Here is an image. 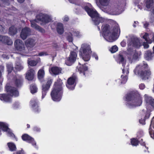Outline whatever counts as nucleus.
Returning <instances> with one entry per match:
<instances>
[{"label": "nucleus", "mask_w": 154, "mask_h": 154, "mask_svg": "<svg viewBox=\"0 0 154 154\" xmlns=\"http://www.w3.org/2000/svg\"><path fill=\"white\" fill-rule=\"evenodd\" d=\"M101 30L106 40L110 42L115 41L117 38V36L120 33V30L117 24L111 28L108 25H103Z\"/></svg>", "instance_id": "nucleus-1"}, {"label": "nucleus", "mask_w": 154, "mask_h": 154, "mask_svg": "<svg viewBox=\"0 0 154 154\" xmlns=\"http://www.w3.org/2000/svg\"><path fill=\"white\" fill-rule=\"evenodd\" d=\"M131 41L129 42V47L127 49V53L129 60L132 63L138 59L139 55L137 52L134 50L131 47L139 48L142 45V41L141 40L133 37L131 38Z\"/></svg>", "instance_id": "nucleus-2"}, {"label": "nucleus", "mask_w": 154, "mask_h": 154, "mask_svg": "<svg viewBox=\"0 0 154 154\" xmlns=\"http://www.w3.org/2000/svg\"><path fill=\"white\" fill-rule=\"evenodd\" d=\"M147 69V64L143 63L137 66L134 71L135 74H140L143 79L146 80L151 74L149 69L146 70Z\"/></svg>", "instance_id": "nucleus-3"}, {"label": "nucleus", "mask_w": 154, "mask_h": 154, "mask_svg": "<svg viewBox=\"0 0 154 154\" xmlns=\"http://www.w3.org/2000/svg\"><path fill=\"white\" fill-rule=\"evenodd\" d=\"M6 90L9 95L4 94H0V99L6 102H9L11 100V97H16L19 95L18 91L16 88L13 87H7Z\"/></svg>", "instance_id": "nucleus-4"}, {"label": "nucleus", "mask_w": 154, "mask_h": 154, "mask_svg": "<svg viewBox=\"0 0 154 154\" xmlns=\"http://www.w3.org/2000/svg\"><path fill=\"white\" fill-rule=\"evenodd\" d=\"M85 9L89 15L92 18L95 25H98L100 23H102L105 21V19L100 17L94 9L89 8L87 6L85 7Z\"/></svg>", "instance_id": "nucleus-5"}, {"label": "nucleus", "mask_w": 154, "mask_h": 154, "mask_svg": "<svg viewBox=\"0 0 154 154\" xmlns=\"http://www.w3.org/2000/svg\"><path fill=\"white\" fill-rule=\"evenodd\" d=\"M126 99L128 102V104L129 107L131 108L137 106H140L142 103V100L141 98H135V94L131 93L127 94Z\"/></svg>", "instance_id": "nucleus-6"}, {"label": "nucleus", "mask_w": 154, "mask_h": 154, "mask_svg": "<svg viewBox=\"0 0 154 154\" xmlns=\"http://www.w3.org/2000/svg\"><path fill=\"white\" fill-rule=\"evenodd\" d=\"M80 56L85 61H87L90 60V54L91 53V51L89 45L83 44L80 49Z\"/></svg>", "instance_id": "nucleus-7"}, {"label": "nucleus", "mask_w": 154, "mask_h": 154, "mask_svg": "<svg viewBox=\"0 0 154 154\" xmlns=\"http://www.w3.org/2000/svg\"><path fill=\"white\" fill-rule=\"evenodd\" d=\"M55 86L51 93V96L53 100L54 101H59L61 99L62 93L60 91L62 89L61 85H56V83H55Z\"/></svg>", "instance_id": "nucleus-8"}, {"label": "nucleus", "mask_w": 154, "mask_h": 154, "mask_svg": "<svg viewBox=\"0 0 154 154\" xmlns=\"http://www.w3.org/2000/svg\"><path fill=\"white\" fill-rule=\"evenodd\" d=\"M16 49L18 53L22 55H25L28 52L25 49L24 45L23 42L20 39H17L14 42Z\"/></svg>", "instance_id": "nucleus-9"}, {"label": "nucleus", "mask_w": 154, "mask_h": 154, "mask_svg": "<svg viewBox=\"0 0 154 154\" xmlns=\"http://www.w3.org/2000/svg\"><path fill=\"white\" fill-rule=\"evenodd\" d=\"M52 82V79L50 78L48 79L46 84H43L42 85V99L46 95V92L49 89L50 86Z\"/></svg>", "instance_id": "nucleus-10"}, {"label": "nucleus", "mask_w": 154, "mask_h": 154, "mask_svg": "<svg viewBox=\"0 0 154 154\" xmlns=\"http://www.w3.org/2000/svg\"><path fill=\"white\" fill-rule=\"evenodd\" d=\"M36 18L37 20L45 23H48L51 20V17L48 15L42 13L38 14Z\"/></svg>", "instance_id": "nucleus-11"}, {"label": "nucleus", "mask_w": 154, "mask_h": 154, "mask_svg": "<svg viewBox=\"0 0 154 154\" xmlns=\"http://www.w3.org/2000/svg\"><path fill=\"white\" fill-rule=\"evenodd\" d=\"M77 57V54L75 51H72L70 53L69 57L66 61V63L68 66H70L76 60Z\"/></svg>", "instance_id": "nucleus-12"}, {"label": "nucleus", "mask_w": 154, "mask_h": 154, "mask_svg": "<svg viewBox=\"0 0 154 154\" xmlns=\"http://www.w3.org/2000/svg\"><path fill=\"white\" fill-rule=\"evenodd\" d=\"M31 30L29 28L26 27L22 30L20 34L21 38L23 40L25 39L31 34Z\"/></svg>", "instance_id": "nucleus-13"}, {"label": "nucleus", "mask_w": 154, "mask_h": 154, "mask_svg": "<svg viewBox=\"0 0 154 154\" xmlns=\"http://www.w3.org/2000/svg\"><path fill=\"white\" fill-rule=\"evenodd\" d=\"M35 22H37L36 20H31V27L36 30H38L42 33H45V30L36 24Z\"/></svg>", "instance_id": "nucleus-14"}, {"label": "nucleus", "mask_w": 154, "mask_h": 154, "mask_svg": "<svg viewBox=\"0 0 154 154\" xmlns=\"http://www.w3.org/2000/svg\"><path fill=\"white\" fill-rule=\"evenodd\" d=\"M0 128L4 131H7L8 135L9 136L14 137V135L8 128L7 125L3 122H0Z\"/></svg>", "instance_id": "nucleus-15"}, {"label": "nucleus", "mask_w": 154, "mask_h": 154, "mask_svg": "<svg viewBox=\"0 0 154 154\" xmlns=\"http://www.w3.org/2000/svg\"><path fill=\"white\" fill-rule=\"evenodd\" d=\"M75 80V76L69 78L67 81L68 84L66 85L67 87L71 90L73 89L75 87L74 84Z\"/></svg>", "instance_id": "nucleus-16"}, {"label": "nucleus", "mask_w": 154, "mask_h": 154, "mask_svg": "<svg viewBox=\"0 0 154 154\" xmlns=\"http://www.w3.org/2000/svg\"><path fill=\"white\" fill-rule=\"evenodd\" d=\"M61 69L57 66H54L51 68L49 71L51 73L55 75H57L61 73Z\"/></svg>", "instance_id": "nucleus-17"}, {"label": "nucleus", "mask_w": 154, "mask_h": 154, "mask_svg": "<svg viewBox=\"0 0 154 154\" xmlns=\"http://www.w3.org/2000/svg\"><path fill=\"white\" fill-rule=\"evenodd\" d=\"M34 71L32 69L29 70L26 74V78L28 80H32L33 78Z\"/></svg>", "instance_id": "nucleus-18"}, {"label": "nucleus", "mask_w": 154, "mask_h": 154, "mask_svg": "<svg viewBox=\"0 0 154 154\" xmlns=\"http://www.w3.org/2000/svg\"><path fill=\"white\" fill-rule=\"evenodd\" d=\"M25 44L28 48H32L35 46V42L34 39L29 38L26 40Z\"/></svg>", "instance_id": "nucleus-19"}, {"label": "nucleus", "mask_w": 154, "mask_h": 154, "mask_svg": "<svg viewBox=\"0 0 154 154\" xmlns=\"http://www.w3.org/2000/svg\"><path fill=\"white\" fill-rule=\"evenodd\" d=\"M102 10L104 12L111 15H116L120 14L119 12L117 11V9L116 10L113 8L105 9L104 10L103 9H102Z\"/></svg>", "instance_id": "nucleus-20"}, {"label": "nucleus", "mask_w": 154, "mask_h": 154, "mask_svg": "<svg viewBox=\"0 0 154 154\" xmlns=\"http://www.w3.org/2000/svg\"><path fill=\"white\" fill-rule=\"evenodd\" d=\"M57 30L60 34H62L64 32L63 24L61 23H58L57 26Z\"/></svg>", "instance_id": "nucleus-21"}, {"label": "nucleus", "mask_w": 154, "mask_h": 154, "mask_svg": "<svg viewBox=\"0 0 154 154\" xmlns=\"http://www.w3.org/2000/svg\"><path fill=\"white\" fill-rule=\"evenodd\" d=\"M22 138L23 140H31V142L32 143V145H36V143L34 141V140L33 138H32L31 137L29 136L27 134H25L23 135L22 136Z\"/></svg>", "instance_id": "nucleus-22"}, {"label": "nucleus", "mask_w": 154, "mask_h": 154, "mask_svg": "<svg viewBox=\"0 0 154 154\" xmlns=\"http://www.w3.org/2000/svg\"><path fill=\"white\" fill-rule=\"evenodd\" d=\"M77 69L79 72L81 73H83L84 75H85V72L88 69V67L85 65H82L80 67H77Z\"/></svg>", "instance_id": "nucleus-23"}, {"label": "nucleus", "mask_w": 154, "mask_h": 154, "mask_svg": "<svg viewBox=\"0 0 154 154\" xmlns=\"http://www.w3.org/2000/svg\"><path fill=\"white\" fill-rule=\"evenodd\" d=\"M153 56V54L149 51H146L144 57L146 60H151Z\"/></svg>", "instance_id": "nucleus-24"}, {"label": "nucleus", "mask_w": 154, "mask_h": 154, "mask_svg": "<svg viewBox=\"0 0 154 154\" xmlns=\"http://www.w3.org/2000/svg\"><path fill=\"white\" fill-rule=\"evenodd\" d=\"M145 99L147 103L150 104L154 107V100L151 97H148L147 95H145Z\"/></svg>", "instance_id": "nucleus-25"}, {"label": "nucleus", "mask_w": 154, "mask_h": 154, "mask_svg": "<svg viewBox=\"0 0 154 154\" xmlns=\"http://www.w3.org/2000/svg\"><path fill=\"white\" fill-rule=\"evenodd\" d=\"M146 7L148 9L150 8L153 5V0H144Z\"/></svg>", "instance_id": "nucleus-26"}, {"label": "nucleus", "mask_w": 154, "mask_h": 154, "mask_svg": "<svg viewBox=\"0 0 154 154\" xmlns=\"http://www.w3.org/2000/svg\"><path fill=\"white\" fill-rule=\"evenodd\" d=\"M15 68L17 71H20L23 68V66L22 63L20 62H17L16 63Z\"/></svg>", "instance_id": "nucleus-27"}, {"label": "nucleus", "mask_w": 154, "mask_h": 154, "mask_svg": "<svg viewBox=\"0 0 154 154\" xmlns=\"http://www.w3.org/2000/svg\"><path fill=\"white\" fill-rule=\"evenodd\" d=\"M17 32V29L16 28L13 26L11 27L9 29V33L11 35L15 34Z\"/></svg>", "instance_id": "nucleus-28"}, {"label": "nucleus", "mask_w": 154, "mask_h": 154, "mask_svg": "<svg viewBox=\"0 0 154 154\" xmlns=\"http://www.w3.org/2000/svg\"><path fill=\"white\" fill-rule=\"evenodd\" d=\"M7 145L9 149V150L12 151H15L16 149L15 145L13 143H8Z\"/></svg>", "instance_id": "nucleus-29"}, {"label": "nucleus", "mask_w": 154, "mask_h": 154, "mask_svg": "<svg viewBox=\"0 0 154 154\" xmlns=\"http://www.w3.org/2000/svg\"><path fill=\"white\" fill-rule=\"evenodd\" d=\"M22 79L21 78H17L15 79V84L17 87L20 86L22 85Z\"/></svg>", "instance_id": "nucleus-30"}, {"label": "nucleus", "mask_w": 154, "mask_h": 154, "mask_svg": "<svg viewBox=\"0 0 154 154\" xmlns=\"http://www.w3.org/2000/svg\"><path fill=\"white\" fill-rule=\"evenodd\" d=\"M4 37H5V39H4V42L3 43H6L8 45H11L13 42L12 41L8 36H5Z\"/></svg>", "instance_id": "nucleus-31"}, {"label": "nucleus", "mask_w": 154, "mask_h": 154, "mask_svg": "<svg viewBox=\"0 0 154 154\" xmlns=\"http://www.w3.org/2000/svg\"><path fill=\"white\" fill-rule=\"evenodd\" d=\"M38 77L39 79H41L45 75V72L43 69H40L38 72Z\"/></svg>", "instance_id": "nucleus-32"}, {"label": "nucleus", "mask_w": 154, "mask_h": 154, "mask_svg": "<svg viewBox=\"0 0 154 154\" xmlns=\"http://www.w3.org/2000/svg\"><path fill=\"white\" fill-rule=\"evenodd\" d=\"M143 38L144 39L146 42H148V43L151 44L152 43V41L149 39L148 34L145 33L143 36Z\"/></svg>", "instance_id": "nucleus-33"}, {"label": "nucleus", "mask_w": 154, "mask_h": 154, "mask_svg": "<svg viewBox=\"0 0 154 154\" xmlns=\"http://www.w3.org/2000/svg\"><path fill=\"white\" fill-rule=\"evenodd\" d=\"M31 92L32 94H34L37 92V88L35 85H31L30 87Z\"/></svg>", "instance_id": "nucleus-34"}, {"label": "nucleus", "mask_w": 154, "mask_h": 154, "mask_svg": "<svg viewBox=\"0 0 154 154\" xmlns=\"http://www.w3.org/2000/svg\"><path fill=\"white\" fill-rule=\"evenodd\" d=\"M131 143L133 146H137L138 145V140L135 139H131Z\"/></svg>", "instance_id": "nucleus-35"}, {"label": "nucleus", "mask_w": 154, "mask_h": 154, "mask_svg": "<svg viewBox=\"0 0 154 154\" xmlns=\"http://www.w3.org/2000/svg\"><path fill=\"white\" fill-rule=\"evenodd\" d=\"M28 63L29 65L32 66H35L37 64V62L34 60H31L30 61H29V60H28Z\"/></svg>", "instance_id": "nucleus-36"}, {"label": "nucleus", "mask_w": 154, "mask_h": 154, "mask_svg": "<svg viewBox=\"0 0 154 154\" xmlns=\"http://www.w3.org/2000/svg\"><path fill=\"white\" fill-rule=\"evenodd\" d=\"M31 104L32 106L33 109H34L35 111L36 109L38 107V106L37 105V103L36 102V101H31Z\"/></svg>", "instance_id": "nucleus-37"}, {"label": "nucleus", "mask_w": 154, "mask_h": 154, "mask_svg": "<svg viewBox=\"0 0 154 154\" xmlns=\"http://www.w3.org/2000/svg\"><path fill=\"white\" fill-rule=\"evenodd\" d=\"M119 60L120 63H122L123 66H124V63L125 62V59L123 56L121 54L119 55Z\"/></svg>", "instance_id": "nucleus-38"}, {"label": "nucleus", "mask_w": 154, "mask_h": 154, "mask_svg": "<svg viewBox=\"0 0 154 154\" xmlns=\"http://www.w3.org/2000/svg\"><path fill=\"white\" fill-rule=\"evenodd\" d=\"M118 50V48L116 45L113 46L110 49V51L112 53H114Z\"/></svg>", "instance_id": "nucleus-39"}, {"label": "nucleus", "mask_w": 154, "mask_h": 154, "mask_svg": "<svg viewBox=\"0 0 154 154\" xmlns=\"http://www.w3.org/2000/svg\"><path fill=\"white\" fill-rule=\"evenodd\" d=\"M7 70L8 73L11 72L13 69L12 65L11 64H8L7 65Z\"/></svg>", "instance_id": "nucleus-40"}, {"label": "nucleus", "mask_w": 154, "mask_h": 154, "mask_svg": "<svg viewBox=\"0 0 154 154\" xmlns=\"http://www.w3.org/2000/svg\"><path fill=\"white\" fill-rule=\"evenodd\" d=\"M67 38L69 42H72L73 38L72 37V35L71 34H69L67 36Z\"/></svg>", "instance_id": "nucleus-41"}, {"label": "nucleus", "mask_w": 154, "mask_h": 154, "mask_svg": "<svg viewBox=\"0 0 154 154\" xmlns=\"http://www.w3.org/2000/svg\"><path fill=\"white\" fill-rule=\"evenodd\" d=\"M48 55V54L46 52H42L38 53V56H42Z\"/></svg>", "instance_id": "nucleus-42"}, {"label": "nucleus", "mask_w": 154, "mask_h": 154, "mask_svg": "<svg viewBox=\"0 0 154 154\" xmlns=\"http://www.w3.org/2000/svg\"><path fill=\"white\" fill-rule=\"evenodd\" d=\"M147 42H144L143 43V45L144 47V48H148L149 47V45L148 44Z\"/></svg>", "instance_id": "nucleus-43"}, {"label": "nucleus", "mask_w": 154, "mask_h": 154, "mask_svg": "<svg viewBox=\"0 0 154 154\" xmlns=\"http://www.w3.org/2000/svg\"><path fill=\"white\" fill-rule=\"evenodd\" d=\"M127 80V77L126 76H125L123 78V80L121 82L122 83H125Z\"/></svg>", "instance_id": "nucleus-44"}, {"label": "nucleus", "mask_w": 154, "mask_h": 154, "mask_svg": "<svg viewBox=\"0 0 154 154\" xmlns=\"http://www.w3.org/2000/svg\"><path fill=\"white\" fill-rule=\"evenodd\" d=\"M69 20L68 17L67 16H65L63 19V20L64 21H67Z\"/></svg>", "instance_id": "nucleus-45"}, {"label": "nucleus", "mask_w": 154, "mask_h": 154, "mask_svg": "<svg viewBox=\"0 0 154 154\" xmlns=\"http://www.w3.org/2000/svg\"><path fill=\"white\" fill-rule=\"evenodd\" d=\"M5 36H1L0 35V41L3 42H4V39H5V37H4Z\"/></svg>", "instance_id": "nucleus-46"}, {"label": "nucleus", "mask_w": 154, "mask_h": 154, "mask_svg": "<svg viewBox=\"0 0 154 154\" xmlns=\"http://www.w3.org/2000/svg\"><path fill=\"white\" fill-rule=\"evenodd\" d=\"M139 88L141 89H143L145 88V85L143 84H141L139 85Z\"/></svg>", "instance_id": "nucleus-47"}, {"label": "nucleus", "mask_w": 154, "mask_h": 154, "mask_svg": "<svg viewBox=\"0 0 154 154\" xmlns=\"http://www.w3.org/2000/svg\"><path fill=\"white\" fill-rule=\"evenodd\" d=\"M128 68L127 67L125 69L124 68L122 69V71L123 73L124 72V71L125 70V72L126 73H128L129 72L128 71Z\"/></svg>", "instance_id": "nucleus-48"}, {"label": "nucleus", "mask_w": 154, "mask_h": 154, "mask_svg": "<svg viewBox=\"0 0 154 154\" xmlns=\"http://www.w3.org/2000/svg\"><path fill=\"white\" fill-rule=\"evenodd\" d=\"M19 103H16L14 105V107L15 108H17L18 107V106H19Z\"/></svg>", "instance_id": "nucleus-49"}, {"label": "nucleus", "mask_w": 154, "mask_h": 154, "mask_svg": "<svg viewBox=\"0 0 154 154\" xmlns=\"http://www.w3.org/2000/svg\"><path fill=\"white\" fill-rule=\"evenodd\" d=\"M73 34L74 35H76L77 36H79V32L78 31L74 32Z\"/></svg>", "instance_id": "nucleus-50"}, {"label": "nucleus", "mask_w": 154, "mask_h": 154, "mask_svg": "<svg viewBox=\"0 0 154 154\" xmlns=\"http://www.w3.org/2000/svg\"><path fill=\"white\" fill-rule=\"evenodd\" d=\"M34 130L36 131H40V129L37 127H35L34 128Z\"/></svg>", "instance_id": "nucleus-51"}, {"label": "nucleus", "mask_w": 154, "mask_h": 154, "mask_svg": "<svg viewBox=\"0 0 154 154\" xmlns=\"http://www.w3.org/2000/svg\"><path fill=\"white\" fill-rule=\"evenodd\" d=\"M4 28L1 25H0V32H2L3 31Z\"/></svg>", "instance_id": "nucleus-52"}, {"label": "nucleus", "mask_w": 154, "mask_h": 154, "mask_svg": "<svg viewBox=\"0 0 154 154\" xmlns=\"http://www.w3.org/2000/svg\"><path fill=\"white\" fill-rule=\"evenodd\" d=\"M149 115H150V114H149V112L148 113H147L146 114V115L145 116V117L146 118H148L149 117Z\"/></svg>", "instance_id": "nucleus-53"}, {"label": "nucleus", "mask_w": 154, "mask_h": 154, "mask_svg": "<svg viewBox=\"0 0 154 154\" xmlns=\"http://www.w3.org/2000/svg\"><path fill=\"white\" fill-rule=\"evenodd\" d=\"M93 56L95 57V58L97 60H98V57H97V56L95 54H94L93 55Z\"/></svg>", "instance_id": "nucleus-54"}, {"label": "nucleus", "mask_w": 154, "mask_h": 154, "mask_svg": "<svg viewBox=\"0 0 154 154\" xmlns=\"http://www.w3.org/2000/svg\"><path fill=\"white\" fill-rule=\"evenodd\" d=\"M18 2L20 3H22L23 2L24 0H17Z\"/></svg>", "instance_id": "nucleus-55"}, {"label": "nucleus", "mask_w": 154, "mask_h": 154, "mask_svg": "<svg viewBox=\"0 0 154 154\" xmlns=\"http://www.w3.org/2000/svg\"><path fill=\"white\" fill-rule=\"evenodd\" d=\"M3 2H7L8 1V0H1Z\"/></svg>", "instance_id": "nucleus-56"}, {"label": "nucleus", "mask_w": 154, "mask_h": 154, "mask_svg": "<svg viewBox=\"0 0 154 154\" xmlns=\"http://www.w3.org/2000/svg\"><path fill=\"white\" fill-rule=\"evenodd\" d=\"M148 24L147 23H146L144 24V26L145 27H147L148 26Z\"/></svg>", "instance_id": "nucleus-57"}, {"label": "nucleus", "mask_w": 154, "mask_h": 154, "mask_svg": "<svg viewBox=\"0 0 154 154\" xmlns=\"http://www.w3.org/2000/svg\"><path fill=\"white\" fill-rule=\"evenodd\" d=\"M125 44V43L124 42H121V45H122V44Z\"/></svg>", "instance_id": "nucleus-58"}, {"label": "nucleus", "mask_w": 154, "mask_h": 154, "mask_svg": "<svg viewBox=\"0 0 154 154\" xmlns=\"http://www.w3.org/2000/svg\"><path fill=\"white\" fill-rule=\"evenodd\" d=\"M152 13L154 14V8L152 10Z\"/></svg>", "instance_id": "nucleus-59"}, {"label": "nucleus", "mask_w": 154, "mask_h": 154, "mask_svg": "<svg viewBox=\"0 0 154 154\" xmlns=\"http://www.w3.org/2000/svg\"><path fill=\"white\" fill-rule=\"evenodd\" d=\"M27 125V128H29L30 127V125H29L28 124Z\"/></svg>", "instance_id": "nucleus-60"}, {"label": "nucleus", "mask_w": 154, "mask_h": 154, "mask_svg": "<svg viewBox=\"0 0 154 154\" xmlns=\"http://www.w3.org/2000/svg\"><path fill=\"white\" fill-rule=\"evenodd\" d=\"M153 53L154 54V46H153Z\"/></svg>", "instance_id": "nucleus-61"}, {"label": "nucleus", "mask_w": 154, "mask_h": 154, "mask_svg": "<svg viewBox=\"0 0 154 154\" xmlns=\"http://www.w3.org/2000/svg\"><path fill=\"white\" fill-rule=\"evenodd\" d=\"M134 27H136V26L134 24Z\"/></svg>", "instance_id": "nucleus-62"}, {"label": "nucleus", "mask_w": 154, "mask_h": 154, "mask_svg": "<svg viewBox=\"0 0 154 154\" xmlns=\"http://www.w3.org/2000/svg\"><path fill=\"white\" fill-rule=\"evenodd\" d=\"M59 82H60V84H61V82L62 83V82H61V81L60 80H59Z\"/></svg>", "instance_id": "nucleus-63"}, {"label": "nucleus", "mask_w": 154, "mask_h": 154, "mask_svg": "<svg viewBox=\"0 0 154 154\" xmlns=\"http://www.w3.org/2000/svg\"><path fill=\"white\" fill-rule=\"evenodd\" d=\"M134 23H135V24H136L137 23H136V22H134Z\"/></svg>", "instance_id": "nucleus-64"}]
</instances>
